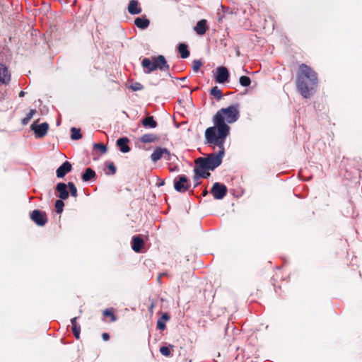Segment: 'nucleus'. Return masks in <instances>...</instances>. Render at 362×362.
Returning a JSON list of instances; mask_svg holds the SVG:
<instances>
[{
    "instance_id": "17",
    "label": "nucleus",
    "mask_w": 362,
    "mask_h": 362,
    "mask_svg": "<svg viewBox=\"0 0 362 362\" xmlns=\"http://www.w3.org/2000/svg\"><path fill=\"white\" fill-rule=\"evenodd\" d=\"M141 124L146 129H154L158 126L153 116H147L141 120Z\"/></svg>"
},
{
    "instance_id": "45",
    "label": "nucleus",
    "mask_w": 362,
    "mask_h": 362,
    "mask_svg": "<svg viewBox=\"0 0 362 362\" xmlns=\"http://www.w3.org/2000/svg\"><path fill=\"white\" fill-rule=\"evenodd\" d=\"M197 185H198V183H196V184L194 185V187H196Z\"/></svg>"
},
{
    "instance_id": "44",
    "label": "nucleus",
    "mask_w": 362,
    "mask_h": 362,
    "mask_svg": "<svg viewBox=\"0 0 362 362\" xmlns=\"http://www.w3.org/2000/svg\"><path fill=\"white\" fill-rule=\"evenodd\" d=\"M153 308V305L152 304V305H151L150 309H152Z\"/></svg>"
},
{
    "instance_id": "38",
    "label": "nucleus",
    "mask_w": 362,
    "mask_h": 362,
    "mask_svg": "<svg viewBox=\"0 0 362 362\" xmlns=\"http://www.w3.org/2000/svg\"><path fill=\"white\" fill-rule=\"evenodd\" d=\"M160 319H162V320L165 322L170 320V316L167 313H163L162 317Z\"/></svg>"
},
{
    "instance_id": "5",
    "label": "nucleus",
    "mask_w": 362,
    "mask_h": 362,
    "mask_svg": "<svg viewBox=\"0 0 362 362\" xmlns=\"http://www.w3.org/2000/svg\"><path fill=\"white\" fill-rule=\"evenodd\" d=\"M190 186V181L185 175H180L174 180V188L178 192H186Z\"/></svg>"
},
{
    "instance_id": "11",
    "label": "nucleus",
    "mask_w": 362,
    "mask_h": 362,
    "mask_svg": "<svg viewBox=\"0 0 362 362\" xmlns=\"http://www.w3.org/2000/svg\"><path fill=\"white\" fill-rule=\"evenodd\" d=\"M144 245V240L140 235H134L132 240V248L136 252H140Z\"/></svg>"
},
{
    "instance_id": "25",
    "label": "nucleus",
    "mask_w": 362,
    "mask_h": 362,
    "mask_svg": "<svg viewBox=\"0 0 362 362\" xmlns=\"http://www.w3.org/2000/svg\"><path fill=\"white\" fill-rule=\"evenodd\" d=\"M103 313L105 317H108L110 318V322H112L117 320V317L114 313L113 308L105 309L103 310Z\"/></svg>"
},
{
    "instance_id": "7",
    "label": "nucleus",
    "mask_w": 362,
    "mask_h": 362,
    "mask_svg": "<svg viewBox=\"0 0 362 362\" xmlns=\"http://www.w3.org/2000/svg\"><path fill=\"white\" fill-rule=\"evenodd\" d=\"M228 189L225 185L215 182L211 189V193L216 199H222L227 194Z\"/></svg>"
},
{
    "instance_id": "33",
    "label": "nucleus",
    "mask_w": 362,
    "mask_h": 362,
    "mask_svg": "<svg viewBox=\"0 0 362 362\" xmlns=\"http://www.w3.org/2000/svg\"><path fill=\"white\" fill-rule=\"evenodd\" d=\"M93 148L100 149L102 154H105L107 151V146L102 143L93 144Z\"/></svg>"
},
{
    "instance_id": "15",
    "label": "nucleus",
    "mask_w": 362,
    "mask_h": 362,
    "mask_svg": "<svg viewBox=\"0 0 362 362\" xmlns=\"http://www.w3.org/2000/svg\"><path fill=\"white\" fill-rule=\"evenodd\" d=\"M129 140L127 137L119 138L117 140V145L119 150L122 153H127L130 151V147L129 146Z\"/></svg>"
},
{
    "instance_id": "18",
    "label": "nucleus",
    "mask_w": 362,
    "mask_h": 362,
    "mask_svg": "<svg viewBox=\"0 0 362 362\" xmlns=\"http://www.w3.org/2000/svg\"><path fill=\"white\" fill-rule=\"evenodd\" d=\"M208 28L206 21L205 19H202L197 22L194 27V30L198 35H202L206 33Z\"/></svg>"
},
{
    "instance_id": "22",
    "label": "nucleus",
    "mask_w": 362,
    "mask_h": 362,
    "mask_svg": "<svg viewBox=\"0 0 362 362\" xmlns=\"http://www.w3.org/2000/svg\"><path fill=\"white\" fill-rule=\"evenodd\" d=\"M77 317H75L74 318L71 319V325H72V332L74 335V337H76V339H80V331H81V327L80 326L77 324Z\"/></svg>"
},
{
    "instance_id": "2",
    "label": "nucleus",
    "mask_w": 362,
    "mask_h": 362,
    "mask_svg": "<svg viewBox=\"0 0 362 362\" xmlns=\"http://www.w3.org/2000/svg\"><path fill=\"white\" fill-rule=\"evenodd\" d=\"M296 85L303 98H310L315 93L318 85L317 73L307 64H300L296 75Z\"/></svg>"
},
{
    "instance_id": "37",
    "label": "nucleus",
    "mask_w": 362,
    "mask_h": 362,
    "mask_svg": "<svg viewBox=\"0 0 362 362\" xmlns=\"http://www.w3.org/2000/svg\"><path fill=\"white\" fill-rule=\"evenodd\" d=\"M108 170L110 171L112 175H115L116 173L117 168L113 163H110L107 165Z\"/></svg>"
},
{
    "instance_id": "12",
    "label": "nucleus",
    "mask_w": 362,
    "mask_h": 362,
    "mask_svg": "<svg viewBox=\"0 0 362 362\" xmlns=\"http://www.w3.org/2000/svg\"><path fill=\"white\" fill-rule=\"evenodd\" d=\"M196 165L194 167V179L195 181L199 180L200 177L207 178L210 176V173L207 171L206 168H200L199 163H195Z\"/></svg>"
},
{
    "instance_id": "1",
    "label": "nucleus",
    "mask_w": 362,
    "mask_h": 362,
    "mask_svg": "<svg viewBox=\"0 0 362 362\" xmlns=\"http://www.w3.org/2000/svg\"><path fill=\"white\" fill-rule=\"evenodd\" d=\"M240 105L235 103L228 107H223L217 111L213 117L214 126L208 127L204 133L207 136L218 137L219 139H226L230 134V128L228 124L235 122L240 118Z\"/></svg>"
},
{
    "instance_id": "19",
    "label": "nucleus",
    "mask_w": 362,
    "mask_h": 362,
    "mask_svg": "<svg viewBox=\"0 0 362 362\" xmlns=\"http://www.w3.org/2000/svg\"><path fill=\"white\" fill-rule=\"evenodd\" d=\"M128 12L132 15L139 14L141 13V8L139 6V2L136 0H131L128 6Z\"/></svg>"
},
{
    "instance_id": "14",
    "label": "nucleus",
    "mask_w": 362,
    "mask_h": 362,
    "mask_svg": "<svg viewBox=\"0 0 362 362\" xmlns=\"http://www.w3.org/2000/svg\"><path fill=\"white\" fill-rule=\"evenodd\" d=\"M11 80V74L6 65L0 64V82L8 83Z\"/></svg>"
},
{
    "instance_id": "20",
    "label": "nucleus",
    "mask_w": 362,
    "mask_h": 362,
    "mask_svg": "<svg viewBox=\"0 0 362 362\" xmlns=\"http://www.w3.org/2000/svg\"><path fill=\"white\" fill-rule=\"evenodd\" d=\"M139 140L144 144L154 143L159 140V137L155 134L148 133L144 134Z\"/></svg>"
},
{
    "instance_id": "30",
    "label": "nucleus",
    "mask_w": 362,
    "mask_h": 362,
    "mask_svg": "<svg viewBox=\"0 0 362 362\" xmlns=\"http://www.w3.org/2000/svg\"><path fill=\"white\" fill-rule=\"evenodd\" d=\"M67 187L69 189L71 195L74 197H76L78 196V193H77V189H76L75 185L73 182H68Z\"/></svg>"
},
{
    "instance_id": "4",
    "label": "nucleus",
    "mask_w": 362,
    "mask_h": 362,
    "mask_svg": "<svg viewBox=\"0 0 362 362\" xmlns=\"http://www.w3.org/2000/svg\"><path fill=\"white\" fill-rule=\"evenodd\" d=\"M141 66L144 69H146L145 70L146 74H150L157 69L167 72L170 71V66L163 55L155 57L152 60L148 58H144L141 61Z\"/></svg>"
},
{
    "instance_id": "9",
    "label": "nucleus",
    "mask_w": 362,
    "mask_h": 362,
    "mask_svg": "<svg viewBox=\"0 0 362 362\" xmlns=\"http://www.w3.org/2000/svg\"><path fill=\"white\" fill-rule=\"evenodd\" d=\"M229 71L225 66H219L216 68V74L215 80L218 83H224L228 81Z\"/></svg>"
},
{
    "instance_id": "40",
    "label": "nucleus",
    "mask_w": 362,
    "mask_h": 362,
    "mask_svg": "<svg viewBox=\"0 0 362 362\" xmlns=\"http://www.w3.org/2000/svg\"><path fill=\"white\" fill-rule=\"evenodd\" d=\"M102 338H103V339L104 341H107V340H109V339H110V335H109V334H108V333H106V332L103 333V334H102Z\"/></svg>"
},
{
    "instance_id": "8",
    "label": "nucleus",
    "mask_w": 362,
    "mask_h": 362,
    "mask_svg": "<svg viewBox=\"0 0 362 362\" xmlns=\"http://www.w3.org/2000/svg\"><path fill=\"white\" fill-rule=\"evenodd\" d=\"M30 129L34 132L36 138H42L48 132L49 124L47 122H43L37 125L35 122H33L30 126Z\"/></svg>"
},
{
    "instance_id": "3",
    "label": "nucleus",
    "mask_w": 362,
    "mask_h": 362,
    "mask_svg": "<svg viewBox=\"0 0 362 362\" xmlns=\"http://www.w3.org/2000/svg\"><path fill=\"white\" fill-rule=\"evenodd\" d=\"M205 143L214 148L217 146L218 151L207 155L206 157H199L195 160V163L199 164L200 168H206L208 170H214L218 167L221 163L225 154L224 144L225 139H219L217 136L209 137L206 133H204Z\"/></svg>"
},
{
    "instance_id": "27",
    "label": "nucleus",
    "mask_w": 362,
    "mask_h": 362,
    "mask_svg": "<svg viewBox=\"0 0 362 362\" xmlns=\"http://www.w3.org/2000/svg\"><path fill=\"white\" fill-rule=\"evenodd\" d=\"M71 138L73 140H78L82 138L80 129L72 127L71 129Z\"/></svg>"
},
{
    "instance_id": "13",
    "label": "nucleus",
    "mask_w": 362,
    "mask_h": 362,
    "mask_svg": "<svg viewBox=\"0 0 362 362\" xmlns=\"http://www.w3.org/2000/svg\"><path fill=\"white\" fill-rule=\"evenodd\" d=\"M164 154H168V150L165 148L157 147L151 155V159L156 163L163 158Z\"/></svg>"
},
{
    "instance_id": "31",
    "label": "nucleus",
    "mask_w": 362,
    "mask_h": 362,
    "mask_svg": "<svg viewBox=\"0 0 362 362\" xmlns=\"http://www.w3.org/2000/svg\"><path fill=\"white\" fill-rule=\"evenodd\" d=\"M64 204L62 199L57 200L55 202V209L57 214H61L63 211Z\"/></svg>"
},
{
    "instance_id": "36",
    "label": "nucleus",
    "mask_w": 362,
    "mask_h": 362,
    "mask_svg": "<svg viewBox=\"0 0 362 362\" xmlns=\"http://www.w3.org/2000/svg\"><path fill=\"white\" fill-rule=\"evenodd\" d=\"M157 328L160 330H164L166 328L165 323L162 320V319L158 320Z\"/></svg>"
},
{
    "instance_id": "34",
    "label": "nucleus",
    "mask_w": 362,
    "mask_h": 362,
    "mask_svg": "<svg viewBox=\"0 0 362 362\" xmlns=\"http://www.w3.org/2000/svg\"><path fill=\"white\" fill-rule=\"evenodd\" d=\"M130 88L134 91L141 90L144 88V86L139 83L136 82L130 86Z\"/></svg>"
},
{
    "instance_id": "29",
    "label": "nucleus",
    "mask_w": 362,
    "mask_h": 362,
    "mask_svg": "<svg viewBox=\"0 0 362 362\" xmlns=\"http://www.w3.org/2000/svg\"><path fill=\"white\" fill-rule=\"evenodd\" d=\"M239 82L242 86L247 87L250 85L251 80H250V77H248V76H242L240 77Z\"/></svg>"
},
{
    "instance_id": "35",
    "label": "nucleus",
    "mask_w": 362,
    "mask_h": 362,
    "mask_svg": "<svg viewBox=\"0 0 362 362\" xmlns=\"http://www.w3.org/2000/svg\"><path fill=\"white\" fill-rule=\"evenodd\" d=\"M160 352L165 356H169L170 355V350L168 346H161L160 348Z\"/></svg>"
},
{
    "instance_id": "6",
    "label": "nucleus",
    "mask_w": 362,
    "mask_h": 362,
    "mask_svg": "<svg viewBox=\"0 0 362 362\" xmlns=\"http://www.w3.org/2000/svg\"><path fill=\"white\" fill-rule=\"evenodd\" d=\"M30 219L38 226L42 227L46 225L48 218L45 211L35 209L30 214Z\"/></svg>"
},
{
    "instance_id": "42",
    "label": "nucleus",
    "mask_w": 362,
    "mask_h": 362,
    "mask_svg": "<svg viewBox=\"0 0 362 362\" xmlns=\"http://www.w3.org/2000/svg\"><path fill=\"white\" fill-rule=\"evenodd\" d=\"M207 193H208V192H207L206 189H205L203 191V192H202V195H203L204 197H205V196L207 194Z\"/></svg>"
},
{
    "instance_id": "23",
    "label": "nucleus",
    "mask_w": 362,
    "mask_h": 362,
    "mask_svg": "<svg viewBox=\"0 0 362 362\" xmlns=\"http://www.w3.org/2000/svg\"><path fill=\"white\" fill-rule=\"evenodd\" d=\"M96 177L95 172L91 169L90 168H88L85 170V172L82 175V180L84 182H88L93 178H95Z\"/></svg>"
},
{
    "instance_id": "41",
    "label": "nucleus",
    "mask_w": 362,
    "mask_h": 362,
    "mask_svg": "<svg viewBox=\"0 0 362 362\" xmlns=\"http://www.w3.org/2000/svg\"><path fill=\"white\" fill-rule=\"evenodd\" d=\"M25 93L23 91V90H21L20 93H19V97H23L25 95Z\"/></svg>"
},
{
    "instance_id": "39",
    "label": "nucleus",
    "mask_w": 362,
    "mask_h": 362,
    "mask_svg": "<svg viewBox=\"0 0 362 362\" xmlns=\"http://www.w3.org/2000/svg\"><path fill=\"white\" fill-rule=\"evenodd\" d=\"M172 157V154L170 153V151H168V154H164L163 158H164L166 160H170Z\"/></svg>"
},
{
    "instance_id": "16",
    "label": "nucleus",
    "mask_w": 362,
    "mask_h": 362,
    "mask_svg": "<svg viewBox=\"0 0 362 362\" xmlns=\"http://www.w3.org/2000/svg\"><path fill=\"white\" fill-rule=\"evenodd\" d=\"M66 188L67 185L63 182H59L56 186V190L59 193V197L62 200H65L69 197V192Z\"/></svg>"
},
{
    "instance_id": "21",
    "label": "nucleus",
    "mask_w": 362,
    "mask_h": 362,
    "mask_svg": "<svg viewBox=\"0 0 362 362\" xmlns=\"http://www.w3.org/2000/svg\"><path fill=\"white\" fill-rule=\"evenodd\" d=\"M134 24L137 28L144 30L149 26L150 21L146 18H136L134 20Z\"/></svg>"
},
{
    "instance_id": "32",
    "label": "nucleus",
    "mask_w": 362,
    "mask_h": 362,
    "mask_svg": "<svg viewBox=\"0 0 362 362\" xmlns=\"http://www.w3.org/2000/svg\"><path fill=\"white\" fill-rule=\"evenodd\" d=\"M202 66V62L200 59H195L192 62V69L194 72L199 71Z\"/></svg>"
},
{
    "instance_id": "24",
    "label": "nucleus",
    "mask_w": 362,
    "mask_h": 362,
    "mask_svg": "<svg viewBox=\"0 0 362 362\" xmlns=\"http://www.w3.org/2000/svg\"><path fill=\"white\" fill-rule=\"evenodd\" d=\"M178 51L179 53L180 54V57L182 59H186L189 56V52L187 49V45L184 43H181L179 45Z\"/></svg>"
},
{
    "instance_id": "43",
    "label": "nucleus",
    "mask_w": 362,
    "mask_h": 362,
    "mask_svg": "<svg viewBox=\"0 0 362 362\" xmlns=\"http://www.w3.org/2000/svg\"><path fill=\"white\" fill-rule=\"evenodd\" d=\"M164 185V182L163 181L162 182H160V185Z\"/></svg>"
},
{
    "instance_id": "10",
    "label": "nucleus",
    "mask_w": 362,
    "mask_h": 362,
    "mask_svg": "<svg viewBox=\"0 0 362 362\" xmlns=\"http://www.w3.org/2000/svg\"><path fill=\"white\" fill-rule=\"evenodd\" d=\"M72 169V165L70 162L65 161L60 165L57 171L56 174L57 177L62 178L64 177L68 173H69Z\"/></svg>"
},
{
    "instance_id": "26",
    "label": "nucleus",
    "mask_w": 362,
    "mask_h": 362,
    "mask_svg": "<svg viewBox=\"0 0 362 362\" xmlns=\"http://www.w3.org/2000/svg\"><path fill=\"white\" fill-rule=\"evenodd\" d=\"M210 94L216 98L218 100H221L223 97L221 90L218 86L213 87L210 90Z\"/></svg>"
},
{
    "instance_id": "28",
    "label": "nucleus",
    "mask_w": 362,
    "mask_h": 362,
    "mask_svg": "<svg viewBox=\"0 0 362 362\" xmlns=\"http://www.w3.org/2000/svg\"><path fill=\"white\" fill-rule=\"evenodd\" d=\"M35 113H36V110H35V109L30 110V112H28V114L27 115V116L25 117H24L23 119H22L21 124L23 125L28 124V122H30V120L33 118V115Z\"/></svg>"
}]
</instances>
